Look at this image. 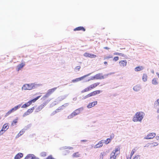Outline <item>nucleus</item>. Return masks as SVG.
<instances>
[{
  "label": "nucleus",
  "instance_id": "f257e3e1",
  "mask_svg": "<svg viewBox=\"0 0 159 159\" xmlns=\"http://www.w3.org/2000/svg\"><path fill=\"white\" fill-rule=\"evenodd\" d=\"M144 114L143 112H138L136 113L133 118V120L134 122L141 121L143 119Z\"/></svg>",
  "mask_w": 159,
  "mask_h": 159
},
{
  "label": "nucleus",
  "instance_id": "f03ea898",
  "mask_svg": "<svg viewBox=\"0 0 159 159\" xmlns=\"http://www.w3.org/2000/svg\"><path fill=\"white\" fill-rule=\"evenodd\" d=\"M102 92V91L100 90H97L94 91L84 96L83 97V99H85L88 98H90L91 97L94 96Z\"/></svg>",
  "mask_w": 159,
  "mask_h": 159
},
{
  "label": "nucleus",
  "instance_id": "7ed1b4c3",
  "mask_svg": "<svg viewBox=\"0 0 159 159\" xmlns=\"http://www.w3.org/2000/svg\"><path fill=\"white\" fill-rule=\"evenodd\" d=\"M34 86V84H26L23 86L22 89L25 90H30L33 89Z\"/></svg>",
  "mask_w": 159,
  "mask_h": 159
},
{
  "label": "nucleus",
  "instance_id": "20e7f679",
  "mask_svg": "<svg viewBox=\"0 0 159 159\" xmlns=\"http://www.w3.org/2000/svg\"><path fill=\"white\" fill-rule=\"evenodd\" d=\"M57 87H55L48 90L46 94L43 97L44 99L48 97L50 95L53 93L56 90Z\"/></svg>",
  "mask_w": 159,
  "mask_h": 159
},
{
  "label": "nucleus",
  "instance_id": "39448f33",
  "mask_svg": "<svg viewBox=\"0 0 159 159\" xmlns=\"http://www.w3.org/2000/svg\"><path fill=\"white\" fill-rule=\"evenodd\" d=\"M119 150L120 149L118 148H116L115 150H114L111 154L110 159H116V153L117 152H119Z\"/></svg>",
  "mask_w": 159,
  "mask_h": 159
},
{
  "label": "nucleus",
  "instance_id": "423d86ee",
  "mask_svg": "<svg viewBox=\"0 0 159 159\" xmlns=\"http://www.w3.org/2000/svg\"><path fill=\"white\" fill-rule=\"evenodd\" d=\"M80 113V110L79 109H77L74 111L72 113L68 116V119H71L75 116L79 114Z\"/></svg>",
  "mask_w": 159,
  "mask_h": 159
},
{
  "label": "nucleus",
  "instance_id": "0eeeda50",
  "mask_svg": "<svg viewBox=\"0 0 159 159\" xmlns=\"http://www.w3.org/2000/svg\"><path fill=\"white\" fill-rule=\"evenodd\" d=\"M20 105H19L14 107V108H12L10 110L7 112L6 114V116H8L11 114V113L14 112L18 109H19L20 107Z\"/></svg>",
  "mask_w": 159,
  "mask_h": 159
},
{
  "label": "nucleus",
  "instance_id": "6e6552de",
  "mask_svg": "<svg viewBox=\"0 0 159 159\" xmlns=\"http://www.w3.org/2000/svg\"><path fill=\"white\" fill-rule=\"evenodd\" d=\"M104 78V76L101 73H98L96 74L93 77L92 80H101Z\"/></svg>",
  "mask_w": 159,
  "mask_h": 159
},
{
  "label": "nucleus",
  "instance_id": "1a4fd4ad",
  "mask_svg": "<svg viewBox=\"0 0 159 159\" xmlns=\"http://www.w3.org/2000/svg\"><path fill=\"white\" fill-rule=\"evenodd\" d=\"M34 109V107H33L29 109L26 112L24 113L23 115V116L25 117L32 113Z\"/></svg>",
  "mask_w": 159,
  "mask_h": 159
},
{
  "label": "nucleus",
  "instance_id": "9d476101",
  "mask_svg": "<svg viewBox=\"0 0 159 159\" xmlns=\"http://www.w3.org/2000/svg\"><path fill=\"white\" fill-rule=\"evenodd\" d=\"M24 159H39V158L38 157H36L34 154H28Z\"/></svg>",
  "mask_w": 159,
  "mask_h": 159
},
{
  "label": "nucleus",
  "instance_id": "9b49d317",
  "mask_svg": "<svg viewBox=\"0 0 159 159\" xmlns=\"http://www.w3.org/2000/svg\"><path fill=\"white\" fill-rule=\"evenodd\" d=\"M84 56L86 57L95 58L96 56L95 55L92 54H90L87 52H85L84 54Z\"/></svg>",
  "mask_w": 159,
  "mask_h": 159
},
{
  "label": "nucleus",
  "instance_id": "f8f14e48",
  "mask_svg": "<svg viewBox=\"0 0 159 159\" xmlns=\"http://www.w3.org/2000/svg\"><path fill=\"white\" fill-rule=\"evenodd\" d=\"M9 128V126L8 123H6L4 124L2 129L0 131V132H1V131H5L7 130V129Z\"/></svg>",
  "mask_w": 159,
  "mask_h": 159
},
{
  "label": "nucleus",
  "instance_id": "ddd939ff",
  "mask_svg": "<svg viewBox=\"0 0 159 159\" xmlns=\"http://www.w3.org/2000/svg\"><path fill=\"white\" fill-rule=\"evenodd\" d=\"M92 90V89L90 85L84 89H83L81 91V93H83L85 92H89Z\"/></svg>",
  "mask_w": 159,
  "mask_h": 159
},
{
  "label": "nucleus",
  "instance_id": "4468645a",
  "mask_svg": "<svg viewBox=\"0 0 159 159\" xmlns=\"http://www.w3.org/2000/svg\"><path fill=\"white\" fill-rule=\"evenodd\" d=\"M97 101H94L91 103H90L87 106V107L88 108H91L97 105Z\"/></svg>",
  "mask_w": 159,
  "mask_h": 159
},
{
  "label": "nucleus",
  "instance_id": "2eb2a0df",
  "mask_svg": "<svg viewBox=\"0 0 159 159\" xmlns=\"http://www.w3.org/2000/svg\"><path fill=\"white\" fill-rule=\"evenodd\" d=\"M119 64L121 66H125L127 64V61L126 60H121L119 62Z\"/></svg>",
  "mask_w": 159,
  "mask_h": 159
},
{
  "label": "nucleus",
  "instance_id": "dca6fc26",
  "mask_svg": "<svg viewBox=\"0 0 159 159\" xmlns=\"http://www.w3.org/2000/svg\"><path fill=\"white\" fill-rule=\"evenodd\" d=\"M77 30H82L83 31H85V29L82 26L78 27L74 29V31H76Z\"/></svg>",
  "mask_w": 159,
  "mask_h": 159
},
{
  "label": "nucleus",
  "instance_id": "f3484780",
  "mask_svg": "<svg viewBox=\"0 0 159 159\" xmlns=\"http://www.w3.org/2000/svg\"><path fill=\"white\" fill-rule=\"evenodd\" d=\"M23 157V154L21 153H19L15 157L14 159H19Z\"/></svg>",
  "mask_w": 159,
  "mask_h": 159
},
{
  "label": "nucleus",
  "instance_id": "a211bd4d",
  "mask_svg": "<svg viewBox=\"0 0 159 159\" xmlns=\"http://www.w3.org/2000/svg\"><path fill=\"white\" fill-rule=\"evenodd\" d=\"M100 84L99 82H97L90 85L92 89L96 87Z\"/></svg>",
  "mask_w": 159,
  "mask_h": 159
},
{
  "label": "nucleus",
  "instance_id": "6ab92c4d",
  "mask_svg": "<svg viewBox=\"0 0 159 159\" xmlns=\"http://www.w3.org/2000/svg\"><path fill=\"white\" fill-rule=\"evenodd\" d=\"M25 63H21V64L18 65L17 66L18 71H19L22 68L25 66Z\"/></svg>",
  "mask_w": 159,
  "mask_h": 159
},
{
  "label": "nucleus",
  "instance_id": "aec40b11",
  "mask_svg": "<svg viewBox=\"0 0 159 159\" xmlns=\"http://www.w3.org/2000/svg\"><path fill=\"white\" fill-rule=\"evenodd\" d=\"M150 147H152L154 146H156L158 145V143L156 142H153L152 141L150 142Z\"/></svg>",
  "mask_w": 159,
  "mask_h": 159
},
{
  "label": "nucleus",
  "instance_id": "412c9836",
  "mask_svg": "<svg viewBox=\"0 0 159 159\" xmlns=\"http://www.w3.org/2000/svg\"><path fill=\"white\" fill-rule=\"evenodd\" d=\"M143 69V67L142 66H139L135 68L134 70L136 71H141Z\"/></svg>",
  "mask_w": 159,
  "mask_h": 159
},
{
  "label": "nucleus",
  "instance_id": "4be33fe9",
  "mask_svg": "<svg viewBox=\"0 0 159 159\" xmlns=\"http://www.w3.org/2000/svg\"><path fill=\"white\" fill-rule=\"evenodd\" d=\"M31 105V103L30 102V101H29L28 102L24 104L23 105L22 107H21L22 108H26L27 107L29 106H30V105Z\"/></svg>",
  "mask_w": 159,
  "mask_h": 159
},
{
  "label": "nucleus",
  "instance_id": "5701e85b",
  "mask_svg": "<svg viewBox=\"0 0 159 159\" xmlns=\"http://www.w3.org/2000/svg\"><path fill=\"white\" fill-rule=\"evenodd\" d=\"M41 96V95L38 96L36 97V98L33 99L29 101L30 103H31V104H32V102L34 103Z\"/></svg>",
  "mask_w": 159,
  "mask_h": 159
},
{
  "label": "nucleus",
  "instance_id": "b1692460",
  "mask_svg": "<svg viewBox=\"0 0 159 159\" xmlns=\"http://www.w3.org/2000/svg\"><path fill=\"white\" fill-rule=\"evenodd\" d=\"M102 140L100 141L98 144L96 145V148H100L103 145V142Z\"/></svg>",
  "mask_w": 159,
  "mask_h": 159
},
{
  "label": "nucleus",
  "instance_id": "393cba45",
  "mask_svg": "<svg viewBox=\"0 0 159 159\" xmlns=\"http://www.w3.org/2000/svg\"><path fill=\"white\" fill-rule=\"evenodd\" d=\"M80 154L79 152L74 153L72 155V157H80Z\"/></svg>",
  "mask_w": 159,
  "mask_h": 159
},
{
  "label": "nucleus",
  "instance_id": "a878e982",
  "mask_svg": "<svg viewBox=\"0 0 159 159\" xmlns=\"http://www.w3.org/2000/svg\"><path fill=\"white\" fill-rule=\"evenodd\" d=\"M157 80V78L153 79L152 81V84L154 85L157 84L158 83Z\"/></svg>",
  "mask_w": 159,
  "mask_h": 159
},
{
  "label": "nucleus",
  "instance_id": "bb28decb",
  "mask_svg": "<svg viewBox=\"0 0 159 159\" xmlns=\"http://www.w3.org/2000/svg\"><path fill=\"white\" fill-rule=\"evenodd\" d=\"M83 78V77H80V78H77L75 79L72 80V81L73 82H78V81L81 80Z\"/></svg>",
  "mask_w": 159,
  "mask_h": 159
},
{
  "label": "nucleus",
  "instance_id": "cd10ccee",
  "mask_svg": "<svg viewBox=\"0 0 159 159\" xmlns=\"http://www.w3.org/2000/svg\"><path fill=\"white\" fill-rule=\"evenodd\" d=\"M136 149L135 148H134L132 150L130 154L131 157L133 156V155L136 152Z\"/></svg>",
  "mask_w": 159,
  "mask_h": 159
},
{
  "label": "nucleus",
  "instance_id": "c85d7f7f",
  "mask_svg": "<svg viewBox=\"0 0 159 159\" xmlns=\"http://www.w3.org/2000/svg\"><path fill=\"white\" fill-rule=\"evenodd\" d=\"M43 105H40L36 109L37 112H39L42 110V109L43 108Z\"/></svg>",
  "mask_w": 159,
  "mask_h": 159
},
{
  "label": "nucleus",
  "instance_id": "c756f323",
  "mask_svg": "<svg viewBox=\"0 0 159 159\" xmlns=\"http://www.w3.org/2000/svg\"><path fill=\"white\" fill-rule=\"evenodd\" d=\"M24 132H25V131H24V130L23 129L21 130L19 132V133L18 134L17 136H18V137H19L21 135H22L24 134Z\"/></svg>",
  "mask_w": 159,
  "mask_h": 159
},
{
  "label": "nucleus",
  "instance_id": "7c9ffc66",
  "mask_svg": "<svg viewBox=\"0 0 159 159\" xmlns=\"http://www.w3.org/2000/svg\"><path fill=\"white\" fill-rule=\"evenodd\" d=\"M156 136V134L155 133H151L150 134V139H152Z\"/></svg>",
  "mask_w": 159,
  "mask_h": 159
},
{
  "label": "nucleus",
  "instance_id": "2f4dec72",
  "mask_svg": "<svg viewBox=\"0 0 159 159\" xmlns=\"http://www.w3.org/2000/svg\"><path fill=\"white\" fill-rule=\"evenodd\" d=\"M114 55H120L121 56L125 57V55L124 54L121 53H118V52H116L114 54Z\"/></svg>",
  "mask_w": 159,
  "mask_h": 159
},
{
  "label": "nucleus",
  "instance_id": "473e14b6",
  "mask_svg": "<svg viewBox=\"0 0 159 159\" xmlns=\"http://www.w3.org/2000/svg\"><path fill=\"white\" fill-rule=\"evenodd\" d=\"M147 79V76L146 75H143V81H146Z\"/></svg>",
  "mask_w": 159,
  "mask_h": 159
},
{
  "label": "nucleus",
  "instance_id": "72a5a7b5",
  "mask_svg": "<svg viewBox=\"0 0 159 159\" xmlns=\"http://www.w3.org/2000/svg\"><path fill=\"white\" fill-rule=\"evenodd\" d=\"M17 119H16L13 120L11 123L12 125H14L17 123Z\"/></svg>",
  "mask_w": 159,
  "mask_h": 159
},
{
  "label": "nucleus",
  "instance_id": "f704fd0d",
  "mask_svg": "<svg viewBox=\"0 0 159 159\" xmlns=\"http://www.w3.org/2000/svg\"><path fill=\"white\" fill-rule=\"evenodd\" d=\"M111 140L109 138H107L106 140L105 141V143L106 144H107L110 142Z\"/></svg>",
  "mask_w": 159,
  "mask_h": 159
},
{
  "label": "nucleus",
  "instance_id": "c9c22d12",
  "mask_svg": "<svg viewBox=\"0 0 159 159\" xmlns=\"http://www.w3.org/2000/svg\"><path fill=\"white\" fill-rule=\"evenodd\" d=\"M136 91H137L138 90H139V87H138L137 86H135L133 88Z\"/></svg>",
  "mask_w": 159,
  "mask_h": 159
},
{
  "label": "nucleus",
  "instance_id": "e433bc0d",
  "mask_svg": "<svg viewBox=\"0 0 159 159\" xmlns=\"http://www.w3.org/2000/svg\"><path fill=\"white\" fill-rule=\"evenodd\" d=\"M104 156V153H101L99 156V159H103V158Z\"/></svg>",
  "mask_w": 159,
  "mask_h": 159
},
{
  "label": "nucleus",
  "instance_id": "4c0bfd02",
  "mask_svg": "<svg viewBox=\"0 0 159 159\" xmlns=\"http://www.w3.org/2000/svg\"><path fill=\"white\" fill-rule=\"evenodd\" d=\"M133 159H140V156L139 155H136L134 156Z\"/></svg>",
  "mask_w": 159,
  "mask_h": 159
},
{
  "label": "nucleus",
  "instance_id": "58836bf2",
  "mask_svg": "<svg viewBox=\"0 0 159 159\" xmlns=\"http://www.w3.org/2000/svg\"><path fill=\"white\" fill-rule=\"evenodd\" d=\"M41 156L42 157H45L46 155V152H42L41 154Z\"/></svg>",
  "mask_w": 159,
  "mask_h": 159
},
{
  "label": "nucleus",
  "instance_id": "ea45409f",
  "mask_svg": "<svg viewBox=\"0 0 159 159\" xmlns=\"http://www.w3.org/2000/svg\"><path fill=\"white\" fill-rule=\"evenodd\" d=\"M118 60L119 57H115L113 59V60L116 61H118Z\"/></svg>",
  "mask_w": 159,
  "mask_h": 159
},
{
  "label": "nucleus",
  "instance_id": "a19ab883",
  "mask_svg": "<svg viewBox=\"0 0 159 159\" xmlns=\"http://www.w3.org/2000/svg\"><path fill=\"white\" fill-rule=\"evenodd\" d=\"M114 136V134H112L110 136V138H109V139H110L111 140H111L113 138Z\"/></svg>",
  "mask_w": 159,
  "mask_h": 159
},
{
  "label": "nucleus",
  "instance_id": "79ce46f5",
  "mask_svg": "<svg viewBox=\"0 0 159 159\" xmlns=\"http://www.w3.org/2000/svg\"><path fill=\"white\" fill-rule=\"evenodd\" d=\"M80 68V66H78L75 67V69L78 70H79Z\"/></svg>",
  "mask_w": 159,
  "mask_h": 159
},
{
  "label": "nucleus",
  "instance_id": "37998d69",
  "mask_svg": "<svg viewBox=\"0 0 159 159\" xmlns=\"http://www.w3.org/2000/svg\"><path fill=\"white\" fill-rule=\"evenodd\" d=\"M156 103L157 105L159 106V98L157 100Z\"/></svg>",
  "mask_w": 159,
  "mask_h": 159
},
{
  "label": "nucleus",
  "instance_id": "c03bdc74",
  "mask_svg": "<svg viewBox=\"0 0 159 159\" xmlns=\"http://www.w3.org/2000/svg\"><path fill=\"white\" fill-rule=\"evenodd\" d=\"M66 148L68 149L71 150L73 149V148L72 147H69L67 148Z\"/></svg>",
  "mask_w": 159,
  "mask_h": 159
},
{
  "label": "nucleus",
  "instance_id": "a18cd8bd",
  "mask_svg": "<svg viewBox=\"0 0 159 159\" xmlns=\"http://www.w3.org/2000/svg\"><path fill=\"white\" fill-rule=\"evenodd\" d=\"M156 138L157 140H159V136H156Z\"/></svg>",
  "mask_w": 159,
  "mask_h": 159
},
{
  "label": "nucleus",
  "instance_id": "49530a36",
  "mask_svg": "<svg viewBox=\"0 0 159 159\" xmlns=\"http://www.w3.org/2000/svg\"><path fill=\"white\" fill-rule=\"evenodd\" d=\"M104 48L108 50L109 49V48L108 47H105Z\"/></svg>",
  "mask_w": 159,
  "mask_h": 159
},
{
  "label": "nucleus",
  "instance_id": "de8ad7c7",
  "mask_svg": "<svg viewBox=\"0 0 159 159\" xmlns=\"http://www.w3.org/2000/svg\"><path fill=\"white\" fill-rule=\"evenodd\" d=\"M157 113H159V108H158L157 110Z\"/></svg>",
  "mask_w": 159,
  "mask_h": 159
},
{
  "label": "nucleus",
  "instance_id": "09e8293b",
  "mask_svg": "<svg viewBox=\"0 0 159 159\" xmlns=\"http://www.w3.org/2000/svg\"><path fill=\"white\" fill-rule=\"evenodd\" d=\"M81 141H82V142H86L87 141V140H81Z\"/></svg>",
  "mask_w": 159,
  "mask_h": 159
},
{
  "label": "nucleus",
  "instance_id": "8fccbe9b",
  "mask_svg": "<svg viewBox=\"0 0 159 159\" xmlns=\"http://www.w3.org/2000/svg\"><path fill=\"white\" fill-rule=\"evenodd\" d=\"M111 58V57H107L106 58H105V59H107V58L108 59V58Z\"/></svg>",
  "mask_w": 159,
  "mask_h": 159
},
{
  "label": "nucleus",
  "instance_id": "3c124183",
  "mask_svg": "<svg viewBox=\"0 0 159 159\" xmlns=\"http://www.w3.org/2000/svg\"><path fill=\"white\" fill-rule=\"evenodd\" d=\"M104 64H107V62H106V61H105L104 62Z\"/></svg>",
  "mask_w": 159,
  "mask_h": 159
},
{
  "label": "nucleus",
  "instance_id": "603ef678",
  "mask_svg": "<svg viewBox=\"0 0 159 159\" xmlns=\"http://www.w3.org/2000/svg\"><path fill=\"white\" fill-rule=\"evenodd\" d=\"M157 119L159 121V115L157 116Z\"/></svg>",
  "mask_w": 159,
  "mask_h": 159
},
{
  "label": "nucleus",
  "instance_id": "864d4df0",
  "mask_svg": "<svg viewBox=\"0 0 159 159\" xmlns=\"http://www.w3.org/2000/svg\"><path fill=\"white\" fill-rule=\"evenodd\" d=\"M145 139H149V138H148V137H146V138H145Z\"/></svg>",
  "mask_w": 159,
  "mask_h": 159
},
{
  "label": "nucleus",
  "instance_id": "5fc2aeb1",
  "mask_svg": "<svg viewBox=\"0 0 159 159\" xmlns=\"http://www.w3.org/2000/svg\"><path fill=\"white\" fill-rule=\"evenodd\" d=\"M59 110V109H57V111H58V110Z\"/></svg>",
  "mask_w": 159,
  "mask_h": 159
}]
</instances>
